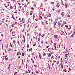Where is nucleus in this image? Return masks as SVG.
I'll return each mask as SVG.
<instances>
[{
    "instance_id": "obj_30",
    "label": "nucleus",
    "mask_w": 75,
    "mask_h": 75,
    "mask_svg": "<svg viewBox=\"0 0 75 75\" xmlns=\"http://www.w3.org/2000/svg\"><path fill=\"white\" fill-rule=\"evenodd\" d=\"M33 6H34V7H36V6L37 5H36V4H33Z\"/></svg>"
},
{
    "instance_id": "obj_33",
    "label": "nucleus",
    "mask_w": 75,
    "mask_h": 75,
    "mask_svg": "<svg viewBox=\"0 0 75 75\" xmlns=\"http://www.w3.org/2000/svg\"><path fill=\"white\" fill-rule=\"evenodd\" d=\"M48 65L49 68L50 69H50V65L49 64H48Z\"/></svg>"
},
{
    "instance_id": "obj_15",
    "label": "nucleus",
    "mask_w": 75,
    "mask_h": 75,
    "mask_svg": "<svg viewBox=\"0 0 75 75\" xmlns=\"http://www.w3.org/2000/svg\"><path fill=\"white\" fill-rule=\"evenodd\" d=\"M61 15H64V12H62L61 13Z\"/></svg>"
},
{
    "instance_id": "obj_34",
    "label": "nucleus",
    "mask_w": 75,
    "mask_h": 75,
    "mask_svg": "<svg viewBox=\"0 0 75 75\" xmlns=\"http://www.w3.org/2000/svg\"><path fill=\"white\" fill-rule=\"evenodd\" d=\"M18 73H17V72H16V71H15V73H14L15 74H18Z\"/></svg>"
},
{
    "instance_id": "obj_5",
    "label": "nucleus",
    "mask_w": 75,
    "mask_h": 75,
    "mask_svg": "<svg viewBox=\"0 0 75 75\" xmlns=\"http://www.w3.org/2000/svg\"><path fill=\"white\" fill-rule=\"evenodd\" d=\"M65 7L66 8H67V7H68V4H66Z\"/></svg>"
},
{
    "instance_id": "obj_47",
    "label": "nucleus",
    "mask_w": 75,
    "mask_h": 75,
    "mask_svg": "<svg viewBox=\"0 0 75 75\" xmlns=\"http://www.w3.org/2000/svg\"><path fill=\"white\" fill-rule=\"evenodd\" d=\"M21 56H19L18 57V58L20 59V57Z\"/></svg>"
},
{
    "instance_id": "obj_57",
    "label": "nucleus",
    "mask_w": 75,
    "mask_h": 75,
    "mask_svg": "<svg viewBox=\"0 0 75 75\" xmlns=\"http://www.w3.org/2000/svg\"><path fill=\"white\" fill-rule=\"evenodd\" d=\"M54 56H52L51 57V58H53V59H54Z\"/></svg>"
},
{
    "instance_id": "obj_23",
    "label": "nucleus",
    "mask_w": 75,
    "mask_h": 75,
    "mask_svg": "<svg viewBox=\"0 0 75 75\" xmlns=\"http://www.w3.org/2000/svg\"><path fill=\"white\" fill-rule=\"evenodd\" d=\"M12 17L13 19H15L14 17H13V15H12Z\"/></svg>"
},
{
    "instance_id": "obj_17",
    "label": "nucleus",
    "mask_w": 75,
    "mask_h": 75,
    "mask_svg": "<svg viewBox=\"0 0 75 75\" xmlns=\"http://www.w3.org/2000/svg\"><path fill=\"white\" fill-rule=\"evenodd\" d=\"M74 37V34H72V35H71V37Z\"/></svg>"
},
{
    "instance_id": "obj_48",
    "label": "nucleus",
    "mask_w": 75,
    "mask_h": 75,
    "mask_svg": "<svg viewBox=\"0 0 75 75\" xmlns=\"http://www.w3.org/2000/svg\"><path fill=\"white\" fill-rule=\"evenodd\" d=\"M57 22L55 21L54 22V23L56 24H57Z\"/></svg>"
},
{
    "instance_id": "obj_27",
    "label": "nucleus",
    "mask_w": 75,
    "mask_h": 75,
    "mask_svg": "<svg viewBox=\"0 0 75 75\" xmlns=\"http://www.w3.org/2000/svg\"><path fill=\"white\" fill-rule=\"evenodd\" d=\"M41 42L42 43V44H43V42H44V41H43V40H42V41Z\"/></svg>"
},
{
    "instance_id": "obj_3",
    "label": "nucleus",
    "mask_w": 75,
    "mask_h": 75,
    "mask_svg": "<svg viewBox=\"0 0 75 75\" xmlns=\"http://www.w3.org/2000/svg\"><path fill=\"white\" fill-rule=\"evenodd\" d=\"M22 23H24V22H25V21H24V18H22Z\"/></svg>"
},
{
    "instance_id": "obj_4",
    "label": "nucleus",
    "mask_w": 75,
    "mask_h": 75,
    "mask_svg": "<svg viewBox=\"0 0 75 75\" xmlns=\"http://www.w3.org/2000/svg\"><path fill=\"white\" fill-rule=\"evenodd\" d=\"M57 7H59V3H58L57 4V5H56Z\"/></svg>"
},
{
    "instance_id": "obj_14",
    "label": "nucleus",
    "mask_w": 75,
    "mask_h": 75,
    "mask_svg": "<svg viewBox=\"0 0 75 75\" xmlns=\"http://www.w3.org/2000/svg\"><path fill=\"white\" fill-rule=\"evenodd\" d=\"M32 49H33V48H30V49L29 50V51H32Z\"/></svg>"
},
{
    "instance_id": "obj_32",
    "label": "nucleus",
    "mask_w": 75,
    "mask_h": 75,
    "mask_svg": "<svg viewBox=\"0 0 75 75\" xmlns=\"http://www.w3.org/2000/svg\"><path fill=\"white\" fill-rule=\"evenodd\" d=\"M16 23H17V22H16L14 24H13V25H15V24H16Z\"/></svg>"
},
{
    "instance_id": "obj_42",
    "label": "nucleus",
    "mask_w": 75,
    "mask_h": 75,
    "mask_svg": "<svg viewBox=\"0 0 75 75\" xmlns=\"http://www.w3.org/2000/svg\"><path fill=\"white\" fill-rule=\"evenodd\" d=\"M28 70L29 71V73H30V72H31V71H30V70L28 69Z\"/></svg>"
},
{
    "instance_id": "obj_37",
    "label": "nucleus",
    "mask_w": 75,
    "mask_h": 75,
    "mask_svg": "<svg viewBox=\"0 0 75 75\" xmlns=\"http://www.w3.org/2000/svg\"><path fill=\"white\" fill-rule=\"evenodd\" d=\"M29 33H28L27 34V37H28V36H29Z\"/></svg>"
},
{
    "instance_id": "obj_45",
    "label": "nucleus",
    "mask_w": 75,
    "mask_h": 75,
    "mask_svg": "<svg viewBox=\"0 0 75 75\" xmlns=\"http://www.w3.org/2000/svg\"><path fill=\"white\" fill-rule=\"evenodd\" d=\"M35 35H37V33L36 32H35Z\"/></svg>"
},
{
    "instance_id": "obj_58",
    "label": "nucleus",
    "mask_w": 75,
    "mask_h": 75,
    "mask_svg": "<svg viewBox=\"0 0 75 75\" xmlns=\"http://www.w3.org/2000/svg\"><path fill=\"white\" fill-rule=\"evenodd\" d=\"M47 22H48L47 21H46V24H48V23H47Z\"/></svg>"
},
{
    "instance_id": "obj_12",
    "label": "nucleus",
    "mask_w": 75,
    "mask_h": 75,
    "mask_svg": "<svg viewBox=\"0 0 75 75\" xmlns=\"http://www.w3.org/2000/svg\"><path fill=\"white\" fill-rule=\"evenodd\" d=\"M69 26L70 27V28H68V29L69 30H70V29H71V25H69Z\"/></svg>"
},
{
    "instance_id": "obj_22",
    "label": "nucleus",
    "mask_w": 75,
    "mask_h": 75,
    "mask_svg": "<svg viewBox=\"0 0 75 75\" xmlns=\"http://www.w3.org/2000/svg\"><path fill=\"white\" fill-rule=\"evenodd\" d=\"M27 48H28V47H29V45L28 44L27 46Z\"/></svg>"
},
{
    "instance_id": "obj_13",
    "label": "nucleus",
    "mask_w": 75,
    "mask_h": 75,
    "mask_svg": "<svg viewBox=\"0 0 75 75\" xmlns=\"http://www.w3.org/2000/svg\"><path fill=\"white\" fill-rule=\"evenodd\" d=\"M50 49H51V48H49V49H48V51H49V52H52V53H50V54H51L52 53V52H50V51H49V50Z\"/></svg>"
},
{
    "instance_id": "obj_29",
    "label": "nucleus",
    "mask_w": 75,
    "mask_h": 75,
    "mask_svg": "<svg viewBox=\"0 0 75 75\" xmlns=\"http://www.w3.org/2000/svg\"><path fill=\"white\" fill-rule=\"evenodd\" d=\"M35 45H36V43H35V44H34V45H33V46L34 47L35 46Z\"/></svg>"
},
{
    "instance_id": "obj_28",
    "label": "nucleus",
    "mask_w": 75,
    "mask_h": 75,
    "mask_svg": "<svg viewBox=\"0 0 75 75\" xmlns=\"http://www.w3.org/2000/svg\"><path fill=\"white\" fill-rule=\"evenodd\" d=\"M51 55V54H48V57H50Z\"/></svg>"
},
{
    "instance_id": "obj_21",
    "label": "nucleus",
    "mask_w": 75,
    "mask_h": 75,
    "mask_svg": "<svg viewBox=\"0 0 75 75\" xmlns=\"http://www.w3.org/2000/svg\"><path fill=\"white\" fill-rule=\"evenodd\" d=\"M43 55L44 56H45V55H46L45 53H44L43 54Z\"/></svg>"
},
{
    "instance_id": "obj_52",
    "label": "nucleus",
    "mask_w": 75,
    "mask_h": 75,
    "mask_svg": "<svg viewBox=\"0 0 75 75\" xmlns=\"http://www.w3.org/2000/svg\"><path fill=\"white\" fill-rule=\"evenodd\" d=\"M63 1H62V0H61V3H63Z\"/></svg>"
},
{
    "instance_id": "obj_10",
    "label": "nucleus",
    "mask_w": 75,
    "mask_h": 75,
    "mask_svg": "<svg viewBox=\"0 0 75 75\" xmlns=\"http://www.w3.org/2000/svg\"><path fill=\"white\" fill-rule=\"evenodd\" d=\"M5 60H8V57H7L6 58V57H5Z\"/></svg>"
},
{
    "instance_id": "obj_20",
    "label": "nucleus",
    "mask_w": 75,
    "mask_h": 75,
    "mask_svg": "<svg viewBox=\"0 0 75 75\" xmlns=\"http://www.w3.org/2000/svg\"><path fill=\"white\" fill-rule=\"evenodd\" d=\"M23 61H24V60L23 59L22 61V64H23Z\"/></svg>"
},
{
    "instance_id": "obj_11",
    "label": "nucleus",
    "mask_w": 75,
    "mask_h": 75,
    "mask_svg": "<svg viewBox=\"0 0 75 75\" xmlns=\"http://www.w3.org/2000/svg\"><path fill=\"white\" fill-rule=\"evenodd\" d=\"M23 38L24 39V40L25 41V36L24 35H23Z\"/></svg>"
},
{
    "instance_id": "obj_9",
    "label": "nucleus",
    "mask_w": 75,
    "mask_h": 75,
    "mask_svg": "<svg viewBox=\"0 0 75 75\" xmlns=\"http://www.w3.org/2000/svg\"><path fill=\"white\" fill-rule=\"evenodd\" d=\"M39 17H40V18H41V19H42V17L41 16L39 15Z\"/></svg>"
},
{
    "instance_id": "obj_51",
    "label": "nucleus",
    "mask_w": 75,
    "mask_h": 75,
    "mask_svg": "<svg viewBox=\"0 0 75 75\" xmlns=\"http://www.w3.org/2000/svg\"><path fill=\"white\" fill-rule=\"evenodd\" d=\"M10 8L11 9H13V8H12V6L10 7Z\"/></svg>"
},
{
    "instance_id": "obj_46",
    "label": "nucleus",
    "mask_w": 75,
    "mask_h": 75,
    "mask_svg": "<svg viewBox=\"0 0 75 75\" xmlns=\"http://www.w3.org/2000/svg\"><path fill=\"white\" fill-rule=\"evenodd\" d=\"M19 53H18V52H17V55H19Z\"/></svg>"
},
{
    "instance_id": "obj_31",
    "label": "nucleus",
    "mask_w": 75,
    "mask_h": 75,
    "mask_svg": "<svg viewBox=\"0 0 75 75\" xmlns=\"http://www.w3.org/2000/svg\"><path fill=\"white\" fill-rule=\"evenodd\" d=\"M28 12H27L26 14V16H28Z\"/></svg>"
},
{
    "instance_id": "obj_60",
    "label": "nucleus",
    "mask_w": 75,
    "mask_h": 75,
    "mask_svg": "<svg viewBox=\"0 0 75 75\" xmlns=\"http://www.w3.org/2000/svg\"><path fill=\"white\" fill-rule=\"evenodd\" d=\"M18 4H19V5H21V4L20 3H18Z\"/></svg>"
},
{
    "instance_id": "obj_40",
    "label": "nucleus",
    "mask_w": 75,
    "mask_h": 75,
    "mask_svg": "<svg viewBox=\"0 0 75 75\" xmlns=\"http://www.w3.org/2000/svg\"><path fill=\"white\" fill-rule=\"evenodd\" d=\"M65 27H66V28H68V25H65Z\"/></svg>"
},
{
    "instance_id": "obj_2",
    "label": "nucleus",
    "mask_w": 75,
    "mask_h": 75,
    "mask_svg": "<svg viewBox=\"0 0 75 75\" xmlns=\"http://www.w3.org/2000/svg\"><path fill=\"white\" fill-rule=\"evenodd\" d=\"M39 57L40 58V59H41V54H40V53H39Z\"/></svg>"
},
{
    "instance_id": "obj_26",
    "label": "nucleus",
    "mask_w": 75,
    "mask_h": 75,
    "mask_svg": "<svg viewBox=\"0 0 75 75\" xmlns=\"http://www.w3.org/2000/svg\"><path fill=\"white\" fill-rule=\"evenodd\" d=\"M49 17H50L51 16V14H50V13L49 14Z\"/></svg>"
},
{
    "instance_id": "obj_64",
    "label": "nucleus",
    "mask_w": 75,
    "mask_h": 75,
    "mask_svg": "<svg viewBox=\"0 0 75 75\" xmlns=\"http://www.w3.org/2000/svg\"><path fill=\"white\" fill-rule=\"evenodd\" d=\"M35 21H38V19H35Z\"/></svg>"
},
{
    "instance_id": "obj_54",
    "label": "nucleus",
    "mask_w": 75,
    "mask_h": 75,
    "mask_svg": "<svg viewBox=\"0 0 75 75\" xmlns=\"http://www.w3.org/2000/svg\"><path fill=\"white\" fill-rule=\"evenodd\" d=\"M67 17H70V16L69 15H68Z\"/></svg>"
},
{
    "instance_id": "obj_39",
    "label": "nucleus",
    "mask_w": 75,
    "mask_h": 75,
    "mask_svg": "<svg viewBox=\"0 0 75 75\" xmlns=\"http://www.w3.org/2000/svg\"><path fill=\"white\" fill-rule=\"evenodd\" d=\"M9 30H10V31H12V29H11V30L10 27H9Z\"/></svg>"
},
{
    "instance_id": "obj_36",
    "label": "nucleus",
    "mask_w": 75,
    "mask_h": 75,
    "mask_svg": "<svg viewBox=\"0 0 75 75\" xmlns=\"http://www.w3.org/2000/svg\"><path fill=\"white\" fill-rule=\"evenodd\" d=\"M54 4V2H52L51 3L52 4Z\"/></svg>"
},
{
    "instance_id": "obj_55",
    "label": "nucleus",
    "mask_w": 75,
    "mask_h": 75,
    "mask_svg": "<svg viewBox=\"0 0 75 75\" xmlns=\"http://www.w3.org/2000/svg\"><path fill=\"white\" fill-rule=\"evenodd\" d=\"M44 18H45L47 19V17H44Z\"/></svg>"
},
{
    "instance_id": "obj_24",
    "label": "nucleus",
    "mask_w": 75,
    "mask_h": 75,
    "mask_svg": "<svg viewBox=\"0 0 75 75\" xmlns=\"http://www.w3.org/2000/svg\"><path fill=\"white\" fill-rule=\"evenodd\" d=\"M24 7L25 8L27 7V5L26 4L25 5V6H24Z\"/></svg>"
},
{
    "instance_id": "obj_7",
    "label": "nucleus",
    "mask_w": 75,
    "mask_h": 75,
    "mask_svg": "<svg viewBox=\"0 0 75 75\" xmlns=\"http://www.w3.org/2000/svg\"><path fill=\"white\" fill-rule=\"evenodd\" d=\"M58 25H61V23L60 22H58Z\"/></svg>"
},
{
    "instance_id": "obj_38",
    "label": "nucleus",
    "mask_w": 75,
    "mask_h": 75,
    "mask_svg": "<svg viewBox=\"0 0 75 75\" xmlns=\"http://www.w3.org/2000/svg\"><path fill=\"white\" fill-rule=\"evenodd\" d=\"M39 37H40V36L41 35V33H39Z\"/></svg>"
},
{
    "instance_id": "obj_62",
    "label": "nucleus",
    "mask_w": 75,
    "mask_h": 75,
    "mask_svg": "<svg viewBox=\"0 0 75 75\" xmlns=\"http://www.w3.org/2000/svg\"><path fill=\"white\" fill-rule=\"evenodd\" d=\"M34 66L35 67H36L37 68V65H34Z\"/></svg>"
},
{
    "instance_id": "obj_49",
    "label": "nucleus",
    "mask_w": 75,
    "mask_h": 75,
    "mask_svg": "<svg viewBox=\"0 0 75 75\" xmlns=\"http://www.w3.org/2000/svg\"><path fill=\"white\" fill-rule=\"evenodd\" d=\"M58 19H61V17H58Z\"/></svg>"
},
{
    "instance_id": "obj_18",
    "label": "nucleus",
    "mask_w": 75,
    "mask_h": 75,
    "mask_svg": "<svg viewBox=\"0 0 75 75\" xmlns=\"http://www.w3.org/2000/svg\"><path fill=\"white\" fill-rule=\"evenodd\" d=\"M63 71H64V72H67V71L66 70V69H64Z\"/></svg>"
},
{
    "instance_id": "obj_19",
    "label": "nucleus",
    "mask_w": 75,
    "mask_h": 75,
    "mask_svg": "<svg viewBox=\"0 0 75 75\" xmlns=\"http://www.w3.org/2000/svg\"><path fill=\"white\" fill-rule=\"evenodd\" d=\"M54 48L55 49V50H57V48H56V46L54 45Z\"/></svg>"
},
{
    "instance_id": "obj_59",
    "label": "nucleus",
    "mask_w": 75,
    "mask_h": 75,
    "mask_svg": "<svg viewBox=\"0 0 75 75\" xmlns=\"http://www.w3.org/2000/svg\"><path fill=\"white\" fill-rule=\"evenodd\" d=\"M21 66H20V67H19V69H21Z\"/></svg>"
},
{
    "instance_id": "obj_41",
    "label": "nucleus",
    "mask_w": 75,
    "mask_h": 75,
    "mask_svg": "<svg viewBox=\"0 0 75 75\" xmlns=\"http://www.w3.org/2000/svg\"><path fill=\"white\" fill-rule=\"evenodd\" d=\"M11 65V64H9L8 66H9V67H10V65Z\"/></svg>"
},
{
    "instance_id": "obj_25",
    "label": "nucleus",
    "mask_w": 75,
    "mask_h": 75,
    "mask_svg": "<svg viewBox=\"0 0 75 75\" xmlns=\"http://www.w3.org/2000/svg\"><path fill=\"white\" fill-rule=\"evenodd\" d=\"M31 9H32V10H34V8L32 7L31 8Z\"/></svg>"
},
{
    "instance_id": "obj_50",
    "label": "nucleus",
    "mask_w": 75,
    "mask_h": 75,
    "mask_svg": "<svg viewBox=\"0 0 75 75\" xmlns=\"http://www.w3.org/2000/svg\"><path fill=\"white\" fill-rule=\"evenodd\" d=\"M25 72H26V73H28V71H27V70H26V71H25Z\"/></svg>"
},
{
    "instance_id": "obj_61",
    "label": "nucleus",
    "mask_w": 75,
    "mask_h": 75,
    "mask_svg": "<svg viewBox=\"0 0 75 75\" xmlns=\"http://www.w3.org/2000/svg\"><path fill=\"white\" fill-rule=\"evenodd\" d=\"M33 17H35V15L34 14L33 16Z\"/></svg>"
},
{
    "instance_id": "obj_8",
    "label": "nucleus",
    "mask_w": 75,
    "mask_h": 75,
    "mask_svg": "<svg viewBox=\"0 0 75 75\" xmlns=\"http://www.w3.org/2000/svg\"><path fill=\"white\" fill-rule=\"evenodd\" d=\"M57 35H55L54 36V37H55V38H57Z\"/></svg>"
},
{
    "instance_id": "obj_35",
    "label": "nucleus",
    "mask_w": 75,
    "mask_h": 75,
    "mask_svg": "<svg viewBox=\"0 0 75 75\" xmlns=\"http://www.w3.org/2000/svg\"><path fill=\"white\" fill-rule=\"evenodd\" d=\"M42 24L43 25H44V23L43 22H42Z\"/></svg>"
},
{
    "instance_id": "obj_6",
    "label": "nucleus",
    "mask_w": 75,
    "mask_h": 75,
    "mask_svg": "<svg viewBox=\"0 0 75 75\" xmlns=\"http://www.w3.org/2000/svg\"><path fill=\"white\" fill-rule=\"evenodd\" d=\"M61 65V67H62V68H63V64L61 63L60 64Z\"/></svg>"
},
{
    "instance_id": "obj_44",
    "label": "nucleus",
    "mask_w": 75,
    "mask_h": 75,
    "mask_svg": "<svg viewBox=\"0 0 75 75\" xmlns=\"http://www.w3.org/2000/svg\"><path fill=\"white\" fill-rule=\"evenodd\" d=\"M38 41H39V40H40V38H38Z\"/></svg>"
},
{
    "instance_id": "obj_53",
    "label": "nucleus",
    "mask_w": 75,
    "mask_h": 75,
    "mask_svg": "<svg viewBox=\"0 0 75 75\" xmlns=\"http://www.w3.org/2000/svg\"><path fill=\"white\" fill-rule=\"evenodd\" d=\"M57 64H59V62L58 61H57Z\"/></svg>"
},
{
    "instance_id": "obj_56",
    "label": "nucleus",
    "mask_w": 75,
    "mask_h": 75,
    "mask_svg": "<svg viewBox=\"0 0 75 75\" xmlns=\"http://www.w3.org/2000/svg\"><path fill=\"white\" fill-rule=\"evenodd\" d=\"M18 44H19V41L18 40Z\"/></svg>"
},
{
    "instance_id": "obj_63",
    "label": "nucleus",
    "mask_w": 75,
    "mask_h": 75,
    "mask_svg": "<svg viewBox=\"0 0 75 75\" xmlns=\"http://www.w3.org/2000/svg\"><path fill=\"white\" fill-rule=\"evenodd\" d=\"M32 61H33V63H34V61L33 60Z\"/></svg>"
},
{
    "instance_id": "obj_43",
    "label": "nucleus",
    "mask_w": 75,
    "mask_h": 75,
    "mask_svg": "<svg viewBox=\"0 0 75 75\" xmlns=\"http://www.w3.org/2000/svg\"><path fill=\"white\" fill-rule=\"evenodd\" d=\"M22 55L23 56H24V53H22Z\"/></svg>"
},
{
    "instance_id": "obj_1",
    "label": "nucleus",
    "mask_w": 75,
    "mask_h": 75,
    "mask_svg": "<svg viewBox=\"0 0 75 75\" xmlns=\"http://www.w3.org/2000/svg\"><path fill=\"white\" fill-rule=\"evenodd\" d=\"M33 11H31L30 12V16H32V14H33Z\"/></svg>"
},
{
    "instance_id": "obj_16",
    "label": "nucleus",
    "mask_w": 75,
    "mask_h": 75,
    "mask_svg": "<svg viewBox=\"0 0 75 75\" xmlns=\"http://www.w3.org/2000/svg\"><path fill=\"white\" fill-rule=\"evenodd\" d=\"M68 53H67L66 54H65V57H66V56H67V55H68V54H69V53L67 52Z\"/></svg>"
}]
</instances>
